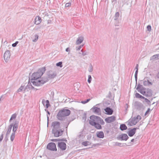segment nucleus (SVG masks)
Returning a JSON list of instances; mask_svg holds the SVG:
<instances>
[{
    "instance_id": "7",
    "label": "nucleus",
    "mask_w": 159,
    "mask_h": 159,
    "mask_svg": "<svg viewBox=\"0 0 159 159\" xmlns=\"http://www.w3.org/2000/svg\"><path fill=\"white\" fill-rule=\"evenodd\" d=\"M116 120V117L114 116H111L106 118L105 121L107 123H109L113 122Z\"/></svg>"
},
{
    "instance_id": "3",
    "label": "nucleus",
    "mask_w": 159,
    "mask_h": 159,
    "mask_svg": "<svg viewBox=\"0 0 159 159\" xmlns=\"http://www.w3.org/2000/svg\"><path fill=\"white\" fill-rule=\"evenodd\" d=\"M52 126L53 127L52 132L54 136L57 137L62 135L63 130L60 129V123L59 122H54L52 124Z\"/></svg>"
},
{
    "instance_id": "42",
    "label": "nucleus",
    "mask_w": 159,
    "mask_h": 159,
    "mask_svg": "<svg viewBox=\"0 0 159 159\" xmlns=\"http://www.w3.org/2000/svg\"><path fill=\"white\" fill-rule=\"evenodd\" d=\"M17 45V44H16V43H13V44H12V46H13V47H15V46H16Z\"/></svg>"
},
{
    "instance_id": "40",
    "label": "nucleus",
    "mask_w": 159,
    "mask_h": 159,
    "mask_svg": "<svg viewBox=\"0 0 159 159\" xmlns=\"http://www.w3.org/2000/svg\"><path fill=\"white\" fill-rule=\"evenodd\" d=\"M66 51L67 52H69L70 51V49H69V48H66Z\"/></svg>"
},
{
    "instance_id": "15",
    "label": "nucleus",
    "mask_w": 159,
    "mask_h": 159,
    "mask_svg": "<svg viewBox=\"0 0 159 159\" xmlns=\"http://www.w3.org/2000/svg\"><path fill=\"white\" fill-rule=\"evenodd\" d=\"M105 111L106 112V114L108 115H111L113 113V110L109 107H107L105 109Z\"/></svg>"
},
{
    "instance_id": "5",
    "label": "nucleus",
    "mask_w": 159,
    "mask_h": 159,
    "mask_svg": "<svg viewBox=\"0 0 159 159\" xmlns=\"http://www.w3.org/2000/svg\"><path fill=\"white\" fill-rule=\"evenodd\" d=\"M141 119V116L138 115L136 117L131 118L128 121V125L132 126L135 125Z\"/></svg>"
},
{
    "instance_id": "12",
    "label": "nucleus",
    "mask_w": 159,
    "mask_h": 159,
    "mask_svg": "<svg viewBox=\"0 0 159 159\" xmlns=\"http://www.w3.org/2000/svg\"><path fill=\"white\" fill-rule=\"evenodd\" d=\"M136 89H137V91L139 92L140 93H141V94H142V95H144L145 94L146 92L144 91V89L142 88H141L140 86H138L137 87V88H136Z\"/></svg>"
},
{
    "instance_id": "14",
    "label": "nucleus",
    "mask_w": 159,
    "mask_h": 159,
    "mask_svg": "<svg viewBox=\"0 0 159 159\" xmlns=\"http://www.w3.org/2000/svg\"><path fill=\"white\" fill-rule=\"evenodd\" d=\"M42 19L41 18L38 16H37L35 19L34 20V23L36 25H38L41 22Z\"/></svg>"
},
{
    "instance_id": "47",
    "label": "nucleus",
    "mask_w": 159,
    "mask_h": 159,
    "mask_svg": "<svg viewBox=\"0 0 159 159\" xmlns=\"http://www.w3.org/2000/svg\"><path fill=\"white\" fill-rule=\"evenodd\" d=\"M80 48H78V50H80Z\"/></svg>"
},
{
    "instance_id": "25",
    "label": "nucleus",
    "mask_w": 159,
    "mask_h": 159,
    "mask_svg": "<svg viewBox=\"0 0 159 159\" xmlns=\"http://www.w3.org/2000/svg\"><path fill=\"white\" fill-rule=\"evenodd\" d=\"M72 2V0H70L69 2L66 3L65 4V7H69L71 6V2Z\"/></svg>"
},
{
    "instance_id": "41",
    "label": "nucleus",
    "mask_w": 159,
    "mask_h": 159,
    "mask_svg": "<svg viewBox=\"0 0 159 159\" xmlns=\"http://www.w3.org/2000/svg\"><path fill=\"white\" fill-rule=\"evenodd\" d=\"M150 111V109H148V111H147V112H145V115H146L148 113H149V111Z\"/></svg>"
},
{
    "instance_id": "35",
    "label": "nucleus",
    "mask_w": 159,
    "mask_h": 159,
    "mask_svg": "<svg viewBox=\"0 0 159 159\" xmlns=\"http://www.w3.org/2000/svg\"><path fill=\"white\" fill-rule=\"evenodd\" d=\"M38 39V36L37 35H35V39L33 40V41L35 42Z\"/></svg>"
},
{
    "instance_id": "19",
    "label": "nucleus",
    "mask_w": 159,
    "mask_h": 159,
    "mask_svg": "<svg viewBox=\"0 0 159 159\" xmlns=\"http://www.w3.org/2000/svg\"><path fill=\"white\" fill-rule=\"evenodd\" d=\"M135 97L137 98H140L141 99L144 98H145L144 97L138 93H135Z\"/></svg>"
},
{
    "instance_id": "17",
    "label": "nucleus",
    "mask_w": 159,
    "mask_h": 159,
    "mask_svg": "<svg viewBox=\"0 0 159 159\" xmlns=\"http://www.w3.org/2000/svg\"><path fill=\"white\" fill-rule=\"evenodd\" d=\"M83 41V38L82 37H80L77 39L76 43L77 45H79Z\"/></svg>"
},
{
    "instance_id": "2",
    "label": "nucleus",
    "mask_w": 159,
    "mask_h": 159,
    "mask_svg": "<svg viewBox=\"0 0 159 159\" xmlns=\"http://www.w3.org/2000/svg\"><path fill=\"white\" fill-rule=\"evenodd\" d=\"M97 123H99L101 125H103L105 124L103 119L101 118L100 117L95 115L90 116L89 120V124L95 127L96 128L98 129H101V126Z\"/></svg>"
},
{
    "instance_id": "8",
    "label": "nucleus",
    "mask_w": 159,
    "mask_h": 159,
    "mask_svg": "<svg viewBox=\"0 0 159 159\" xmlns=\"http://www.w3.org/2000/svg\"><path fill=\"white\" fill-rule=\"evenodd\" d=\"M4 60L6 62H7L10 58V52L9 51L5 52L4 55Z\"/></svg>"
},
{
    "instance_id": "33",
    "label": "nucleus",
    "mask_w": 159,
    "mask_h": 159,
    "mask_svg": "<svg viewBox=\"0 0 159 159\" xmlns=\"http://www.w3.org/2000/svg\"><path fill=\"white\" fill-rule=\"evenodd\" d=\"M142 99H144V101H145V102H146L148 103H149L150 102V101L147 98H143Z\"/></svg>"
},
{
    "instance_id": "34",
    "label": "nucleus",
    "mask_w": 159,
    "mask_h": 159,
    "mask_svg": "<svg viewBox=\"0 0 159 159\" xmlns=\"http://www.w3.org/2000/svg\"><path fill=\"white\" fill-rule=\"evenodd\" d=\"M91 77L90 75H89L88 76V82L89 83H90L91 82Z\"/></svg>"
},
{
    "instance_id": "4",
    "label": "nucleus",
    "mask_w": 159,
    "mask_h": 159,
    "mask_svg": "<svg viewBox=\"0 0 159 159\" xmlns=\"http://www.w3.org/2000/svg\"><path fill=\"white\" fill-rule=\"evenodd\" d=\"M70 111L68 109H63L61 110L57 114V118L60 120L61 117H65L70 115Z\"/></svg>"
},
{
    "instance_id": "18",
    "label": "nucleus",
    "mask_w": 159,
    "mask_h": 159,
    "mask_svg": "<svg viewBox=\"0 0 159 159\" xmlns=\"http://www.w3.org/2000/svg\"><path fill=\"white\" fill-rule=\"evenodd\" d=\"M13 133H15L17 129L18 124L17 123H15L14 125L13 124Z\"/></svg>"
},
{
    "instance_id": "23",
    "label": "nucleus",
    "mask_w": 159,
    "mask_h": 159,
    "mask_svg": "<svg viewBox=\"0 0 159 159\" xmlns=\"http://www.w3.org/2000/svg\"><path fill=\"white\" fill-rule=\"evenodd\" d=\"M12 127V124H11L10 126L8 127V130H7V134H9L10 133L11 131V128Z\"/></svg>"
},
{
    "instance_id": "32",
    "label": "nucleus",
    "mask_w": 159,
    "mask_h": 159,
    "mask_svg": "<svg viewBox=\"0 0 159 159\" xmlns=\"http://www.w3.org/2000/svg\"><path fill=\"white\" fill-rule=\"evenodd\" d=\"M138 65H136V67H135V69H136V71L135 73V76L137 75L138 73Z\"/></svg>"
},
{
    "instance_id": "45",
    "label": "nucleus",
    "mask_w": 159,
    "mask_h": 159,
    "mask_svg": "<svg viewBox=\"0 0 159 159\" xmlns=\"http://www.w3.org/2000/svg\"><path fill=\"white\" fill-rule=\"evenodd\" d=\"M157 77H158V78H159V72L158 73V74H157Z\"/></svg>"
},
{
    "instance_id": "39",
    "label": "nucleus",
    "mask_w": 159,
    "mask_h": 159,
    "mask_svg": "<svg viewBox=\"0 0 159 159\" xmlns=\"http://www.w3.org/2000/svg\"><path fill=\"white\" fill-rule=\"evenodd\" d=\"M3 139V135L2 134L1 136H0V142L2 140V139Z\"/></svg>"
},
{
    "instance_id": "9",
    "label": "nucleus",
    "mask_w": 159,
    "mask_h": 159,
    "mask_svg": "<svg viewBox=\"0 0 159 159\" xmlns=\"http://www.w3.org/2000/svg\"><path fill=\"white\" fill-rule=\"evenodd\" d=\"M118 139L120 140L126 141L128 139V136L125 134H121L118 137Z\"/></svg>"
},
{
    "instance_id": "36",
    "label": "nucleus",
    "mask_w": 159,
    "mask_h": 159,
    "mask_svg": "<svg viewBox=\"0 0 159 159\" xmlns=\"http://www.w3.org/2000/svg\"><path fill=\"white\" fill-rule=\"evenodd\" d=\"M111 2L112 5H114L116 3V0H111Z\"/></svg>"
},
{
    "instance_id": "27",
    "label": "nucleus",
    "mask_w": 159,
    "mask_h": 159,
    "mask_svg": "<svg viewBox=\"0 0 159 159\" xmlns=\"http://www.w3.org/2000/svg\"><path fill=\"white\" fill-rule=\"evenodd\" d=\"M15 137V133H13L11 134V136H10V140H11V141H12L13 140Z\"/></svg>"
},
{
    "instance_id": "38",
    "label": "nucleus",
    "mask_w": 159,
    "mask_h": 159,
    "mask_svg": "<svg viewBox=\"0 0 159 159\" xmlns=\"http://www.w3.org/2000/svg\"><path fill=\"white\" fill-rule=\"evenodd\" d=\"M59 140L58 139H51V141H52V142H56V141H58Z\"/></svg>"
},
{
    "instance_id": "16",
    "label": "nucleus",
    "mask_w": 159,
    "mask_h": 159,
    "mask_svg": "<svg viewBox=\"0 0 159 159\" xmlns=\"http://www.w3.org/2000/svg\"><path fill=\"white\" fill-rule=\"evenodd\" d=\"M97 136L100 138H103L104 136L103 132L102 131L98 132L97 133Z\"/></svg>"
},
{
    "instance_id": "29",
    "label": "nucleus",
    "mask_w": 159,
    "mask_h": 159,
    "mask_svg": "<svg viewBox=\"0 0 159 159\" xmlns=\"http://www.w3.org/2000/svg\"><path fill=\"white\" fill-rule=\"evenodd\" d=\"M45 104L46 108H48L49 106V101H48V100H46L45 102Z\"/></svg>"
},
{
    "instance_id": "28",
    "label": "nucleus",
    "mask_w": 159,
    "mask_h": 159,
    "mask_svg": "<svg viewBox=\"0 0 159 159\" xmlns=\"http://www.w3.org/2000/svg\"><path fill=\"white\" fill-rule=\"evenodd\" d=\"M56 76L55 73H53L52 74H50L49 75V77L51 78H54Z\"/></svg>"
},
{
    "instance_id": "24",
    "label": "nucleus",
    "mask_w": 159,
    "mask_h": 159,
    "mask_svg": "<svg viewBox=\"0 0 159 159\" xmlns=\"http://www.w3.org/2000/svg\"><path fill=\"white\" fill-rule=\"evenodd\" d=\"M119 13L118 12H116L115 15L114 19V20H116L118 19L119 17Z\"/></svg>"
},
{
    "instance_id": "44",
    "label": "nucleus",
    "mask_w": 159,
    "mask_h": 159,
    "mask_svg": "<svg viewBox=\"0 0 159 159\" xmlns=\"http://www.w3.org/2000/svg\"><path fill=\"white\" fill-rule=\"evenodd\" d=\"M134 139H131V142H134Z\"/></svg>"
},
{
    "instance_id": "30",
    "label": "nucleus",
    "mask_w": 159,
    "mask_h": 159,
    "mask_svg": "<svg viewBox=\"0 0 159 159\" xmlns=\"http://www.w3.org/2000/svg\"><path fill=\"white\" fill-rule=\"evenodd\" d=\"M16 117V114H14L12 115V116H11V118L10 119V121L13 119H15V118Z\"/></svg>"
},
{
    "instance_id": "6",
    "label": "nucleus",
    "mask_w": 159,
    "mask_h": 159,
    "mask_svg": "<svg viewBox=\"0 0 159 159\" xmlns=\"http://www.w3.org/2000/svg\"><path fill=\"white\" fill-rule=\"evenodd\" d=\"M47 148L49 150L56 151L57 148L55 144L54 143H48L47 145Z\"/></svg>"
},
{
    "instance_id": "31",
    "label": "nucleus",
    "mask_w": 159,
    "mask_h": 159,
    "mask_svg": "<svg viewBox=\"0 0 159 159\" xmlns=\"http://www.w3.org/2000/svg\"><path fill=\"white\" fill-rule=\"evenodd\" d=\"M90 100V99H88L85 101H81V103L83 104H85L86 103L88 102H89Z\"/></svg>"
},
{
    "instance_id": "10",
    "label": "nucleus",
    "mask_w": 159,
    "mask_h": 159,
    "mask_svg": "<svg viewBox=\"0 0 159 159\" xmlns=\"http://www.w3.org/2000/svg\"><path fill=\"white\" fill-rule=\"evenodd\" d=\"M91 111L92 112L99 114L100 113V109L99 107H94L91 108Z\"/></svg>"
},
{
    "instance_id": "26",
    "label": "nucleus",
    "mask_w": 159,
    "mask_h": 159,
    "mask_svg": "<svg viewBox=\"0 0 159 159\" xmlns=\"http://www.w3.org/2000/svg\"><path fill=\"white\" fill-rule=\"evenodd\" d=\"M56 66L61 68L62 67V63L61 61L59 62L56 63Z\"/></svg>"
},
{
    "instance_id": "20",
    "label": "nucleus",
    "mask_w": 159,
    "mask_h": 159,
    "mask_svg": "<svg viewBox=\"0 0 159 159\" xmlns=\"http://www.w3.org/2000/svg\"><path fill=\"white\" fill-rule=\"evenodd\" d=\"M152 92H151V91L149 89H147V93H145V95L146 97H151L152 96Z\"/></svg>"
},
{
    "instance_id": "22",
    "label": "nucleus",
    "mask_w": 159,
    "mask_h": 159,
    "mask_svg": "<svg viewBox=\"0 0 159 159\" xmlns=\"http://www.w3.org/2000/svg\"><path fill=\"white\" fill-rule=\"evenodd\" d=\"M120 129L122 130H125L127 129V127L125 124H122L120 126Z\"/></svg>"
},
{
    "instance_id": "46",
    "label": "nucleus",
    "mask_w": 159,
    "mask_h": 159,
    "mask_svg": "<svg viewBox=\"0 0 159 159\" xmlns=\"http://www.w3.org/2000/svg\"><path fill=\"white\" fill-rule=\"evenodd\" d=\"M21 89H20V88L19 89V90H18V91H20V90Z\"/></svg>"
},
{
    "instance_id": "13",
    "label": "nucleus",
    "mask_w": 159,
    "mask_h": 159,
    "mask_svg": "<svg viewBox=\"0 0 159 159\" xmlns=\"http://www.w3.org/2000/svg\"><path fill=\"white\" fill-rule=\"evenodd\" d=\"M136 128H133L128 132L127 134L129 135V136L132 137L135 133Z\"/></svg>"
},
{
    "instance_id": "37",
    "label": "nucleus",
    "mask_w": 159,
    "mask_h": 159,
    "mask_svg": "<svg viewBox=\"0 0 159 159\" xmlns=\"http://www.w3.org/2000/svg\"><path fill=\"white\" fill-rule=\"evenodd\" d=\"M147 30H151V27L150 25H148L147 27Z\"/></svg>"
},
{
    "instance_id": "43",
    "label": "nucleus",
    "mask_w": 159,
    "mask_h": 159,
    "mask_svg": "<svg viewBox=\"0 0 159 159\" xmlns=\"http://www.w3.org/2000/svg\"><path fill=\"white\" fill-rule=\"evenodd\" d=\"M18 43V42H16V43H14V44H17Z\"/></svg>"
},
{
    "instance_id": "1",
    "label": "nucleus",
    "mask_w": 159,
    "mask_h": 159,
    "mask_svg": "<svg viewBox=\"0 0 159 159\" xmlns=\"http://www.w3.org/2000/svg\"><path fill=\"white\" fill-rule=\"evenodd\" d=\"M45 71L46 68L45 67H43L39 69L37 72H35L32 74L31 82L33 85L40 86L46 82V80L41 78Z\"/></svg>"
},
{
    "instance_id": "21",
    "label": "nucleus",
    "mask_w": 159,
    "mask_h": 159,
    "mask_svg": "<svg viewBox=\"0 0 159 159\" xmlns=\"http://www.w3.org/2000/svg\"><path fill=\"white\" fill-rule=\"evenodd\" d=\"M90 142L88 141H85L82 143V145L84 146H87L90 145Z\"/></svg>"
},
{
    "instance_id": "11",
    "label": "nucleus",
    "mask_w": 159,
    "mask_h": 159,
    "mask_svg": "<svg viewBox=\"0 0 159 159\" xmlns=\"http://www.w3.org/2000/svg\"><path fill=\"white\" fill-rule=\"evenodd\" d=\"M58 147L62 150H64L66 148V145L64 142H60L58 143Z\"/></svg>"
}]
</instances>
